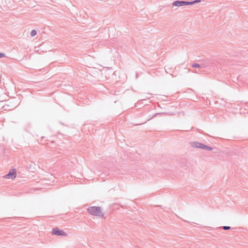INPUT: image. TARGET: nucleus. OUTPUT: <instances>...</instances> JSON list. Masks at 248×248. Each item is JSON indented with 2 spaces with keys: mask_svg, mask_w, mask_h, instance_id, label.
<instances>
[{
  "mask_svg": "<svg viewBox=\"0 0 248 248\" xmlns=\"http://www.w3.org/2000/svg\"><path fill=\"white\" fill-rule=\"evenodd\" d=\"M88 212L92 215L104 217V214L102 213L101 208L99 206H91L87 208Z\"/></svg>",
  "mask_w": 248,
  "mask_h": 248,
  "instance_id": "f257e3e1",
  "label": "nucleus"
},
{
  "mask_svg": "<svg viewBox=\"0 0 248 248\" xmlns=\"http://www.w3.org/2000/svg\"><path fill=\"white\" fill-rule=\"evenodd\" d=\"M52 234L58 236H66L67 234L63 230L59 229L58 227H55L52 229Z\"/></svg>",
  "mask_w": 248,
  "mask_h": 248,
  "instance_id": "f03ea898",
  "label": "nucleus"
},
{
  "mask_svg": "<svg viewBox=\"0 0 248 248\" xmlns=\"http://www.w3.org/2000/svg\"><path fill=\"white\" fill-rule=\"evenodd\" d=\"M173 6L180 7L186 5H189V1L184 0H176L172 2Z\"/></svg>",
  "mask_w": 248,
  "mask_h": 248,
  "instance_id": "7ed1b4c3",
  "label": "nucleus"
},
{
  "mask_svg": "<svg viewBox=\"0 0 248 248\" xmlns=\"http://www.w3.org/2000/svg\"><path fill=\"white\" fill-rule=\"evenodd\" d=\"M16 177V171L15 169L10 170L8 173L5 176L7 179H13Z\"/></svg>",
  "mask_w": 248,
  "mask_h": 248,
  "instance_id": "20e7f679",
  "label": "nucleus"
},
{
  "mask_svg": "<svg viewBox=\"0 0 248 248\" xmlns=\"http://www.w3.org/2000/svg\"><path fill=\"white\" fill-rule=\"evenodd\" d=\"M190 145L192 147L201 149L202 143L196 141H192L190 142Z\"/></svg>",
  "mask_w": 248,
  "mask_h": 248,
  "instance_id": "39448f33",
  "label": "nucleus"
},
{
  "mask_svg": "<svg viewBox=\"0 0 248 248\" xmlns=\"http://www.w3.org/2000/svg\"><path fill=\"white\" fill-rule=\"evenodd\" d=\"M210 63L211 62L210 61L208 60L204 61L200 63L201 68L202 69L205 67H207L209 66Z\"/></svg>",
  "mask_w": 248,
  "mask_h": 248,
  "instance_id": "423d86ee",
  "label": "nucleus"
},
{
  "mask_svg": "<svg viewBox=\"0 0 248 248\" xmlns=\"http://www.w3.org/2000/svg\"><path fill=\"white\" fill-rule=\"evenodd\" d=\"M202 149L204 150H207V151H212L213 148L210 146H208L207 145H206L203 143H202Z\"/></svg>",
  "mask_w": 248,
  "mask_h": 248,
  "instance_id": "0eeeda50",
  "label": "nucleus"
},
{
  "mask_svg": "<svg viewBox=\"0 0 248 248\" xmlns=\"http://www.w3.org/2000/svg\"><path fill=\"white\" fill-rule=\"evenodd\" d=\"M201 1V0H193V1H189V5H192V4H195V3H199Z\"/></svg>",
  "mask_w": 248,
  "mask_h": 248,
  "instance_id": "6e6552de",
  "label": "nucleus"
},
{
  "mask_svg": "<svg viewBox=\"0 0 248 248\" xmlns=\"http://www.w3.org/2000/svg\"><path fill=\"white\" fill-rule=\"evenodd\" d=\"M191 67L193 68H201L200 63H194L191 65Z\"/></svg>",
  "mask_w": 248,
  "mask_h": 248,
  "instance_id": "1a4fd4ad",
  "label": "nucleus"
},
{
  "mask_svg": "<svg viewBox=\"0 0 248 248\" xmlns=\"http://www.w3.org/2000/svg\"><path fill=\"white\" fill-rule=\"evenodd\" d=\"M36 34H37V31L35 30H32L30 33L31 36L32 37L35 36L36 35Z\"/></svg>",
  "mask_w": 248,
  "mask_h": 248,
  "instance_id": "9d476101",
  "label": "nucleus"
},
{
  "mask_svg": "<svg viewBox=\"0 0 248 248\" xmlns=\"http://www.w3.org/2000/svg\"><path fill=\"white\" fill-rule=\"evenodd\" d=\"M222 228L224 230H230L231 229V227L230 226H223L222 227Z\"/></svg>",
  "mask_w": 248,
  "mask_h": 248,
  "instance_id": "9b49d317",
  "label": "nucleus"
},
{
  "mask_svg": "<svg viewBox=\"0 0 248 248\" xmlns=\"http://www.w3.org/2000/svg\"><path fill=\"white\" fill-rule=\"evenodd\" d=\"M5 56V54L4 53L0 52V58L4 57Z\"/></svg>",
  "mask_w": 248,
  "mask_h": 248,
  "instance_id": "f8f14e48",
  "label": "nucleus"
},
{
  "mask_svg": "<svg viewBox=\"0 0 248 248\" xmlns=\"http://www.w3.org/2000/svg\"><path fill=\"white\" fill-rule=\"evenodd\" d=\"M195 73H199V72L197 70H195Z\"/></svg>",
  "mask_w": 248,
  "mask_h": 248,
  "instance_id": "ddd939ff",
  "label": "nucleus"
},
{
  "mask_svg": "<svg viewBox=\"0 0 248 248\" xmlns=\"http://www.w3.org/2000/svg\"><path fill=\"white\" fill-rule=\"evenodd\" d=\"M138 73H136V78H138Z\"/></svg>",
  "mask_w": 248,
  "mask_h": 248,
  "instance_id": "4468645a",
  "label": "nucleus"
}]
</instances>
